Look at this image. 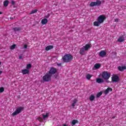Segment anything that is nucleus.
Returning a JSON list of instances; mask_svg holds the SVG:
<instances>
[{"instance_id":"1","label":"nucleus","mask_w":126,"mask_h":126,"mask_svg":"<svg viewBox=\"0 0 126 126\" xmlns=\"http://www.w3.org/2000/svg\"><path fill=\"white\" fill-rule=\"evenodd\" d=\"M106 16L104 15H101L97 17V21H94V26L99 27L100 25L102 24V23H104V21L106 20Z\"/></svg>"},{"instance_id":"2","label":"nucleus","mask_w":126,"mask_h":126,"mask_svg":"<svg viewBox=\"0 0 126 126\" xmlns=\"http://www.w3.org/2000/svg\"><path fill=\"white\" fill-rule=\"evenodd\" d=\"M73 59V57L70 54H67L65 55L63 58L62 60L64 63H69Z\"/></svg>"},{"instance_id":"3","label":"nucleus","mask_w":126,"mask_h":126,"mask_svg":"<svg viewBox=\"0 0 126 126\" xmlns=\"http://www.w3.org/2000/svg\"><path fill=\"white\" fill-rule=\"evenodd\" d=\"M101 76L105 80H108L111 77V73L108 71H103Z\"/></svg>"},{"instance_id":"4","label":"nucleus","mask_w":126,"mask_h":126,"mask_svg":"<svg viewBox=\"0 0 126 126\" xmlns=\"http://www.w3.org/2000/svg\"><path fill=\"white\" fill-rule=\"evenodd\" d=\"M52 76L49 75V73L47 72L46 74L43 76V80L45 82H48L49 81H51Z\"/></svg>"},{"instance_id":"5","label":"nucleus","mask_w":126,"mask_h":126,"mask_svg":"<svg viewBox=\"0 0 126 126\" xmlns=\"http://www.w3.org/2000/svg\"><path fill=\"white\" fill-rule=\"evenodd\" d=\"M24 109V107H19L17 108L16 110L12 114V116H14L18 115V114H20L21 113V111Z\"/></svg>"},{"instance_id":"6","label":"nucleus","mask_w":126,"mask_h":126,"mask_svg":"<svg viewBox=\"0 0 126 126\" xmlns=\"http://www.w3.org/2000/svg\"><path fill=\"white\" fill-rule=\"evenodd\" d=\"M101 3H102V2H101V0H96V2H91L90 6H91L92 7H93V6H96V5H97V6H99V5H101Z\"/></svg>"},{"instance_id":"7","label":"nucleus","mask_w":126,"mask_h":126,"mask_svg":"<svg viewBox=\"0 0 126 126\" xmlns=\"http://www.w3.org/2000/svg\"><path fill=\"white\" fill-rule=\"evenodd\" d=\"M58 70H57V68L52 67L50 68V69L49 71L47 72L48 73H49V75H50L51 76L52 75H53V74H55Z\"/></svg>"},{"instance_id":"8","label":"nucleus","mask_w":126,"mask_h":126,"mask_svg":"<svg viewBox=\"0 0 126 126\" xmlns=\"http://www.w3.org/2000/svg\"><path fill=\"white\" fill-rule=\"evenodd\" d=\"M113 82H118L120 80V77L118 75H114L111 78Z\"/></svg>"},{"instance_id":"9","label":"nucleus","mask_w":126,"mask_h":126,"mask_svg":"<svg viewBox=\"0 0 126 126\" xmlns=\"http://www.w3.org/2000/svg\"><path fill=\"white\" fill-rule=\"evenodd\" d=\"M106 55H107V53L106 52V51L104 50L101 51L99 53V57H101V58H104L106 57Z\"/></svg>"},{"instance_id":"10","label":"nucleus","mask_w":126,"mask_h":126,"mask_svg":"<svg viewBox=\"0 0 126 126\" xmlns=\"http://www.w3.org/2000/svg\"><path fill=\"white\" fill-rule=\"evenodd\" d=\"M112 91H113V89H112V88L108 87L107 90H105L104 91V93L105 95H107V94H109V92H112Z\"/></svg>"},{"instance_id":"11","label":"nucleus","mask_w":126,"mask_h":126,"mask_svg":"<svg viewBox=\"0 0 126 126\" xmlns=\"http://www.w3.org/2000/svg\"><path fill=\"white\" fill-rule=\"evenodd\" d=\"M12 29V30H13V31H14V32H17L21 31L22 30V28L19 27H16L13 28Z\"/></svg>"},{"instance_id":"12","label":"nucleus","mask_w":126,"mask_h":126,"mask_svg":"<svg viewBox=\"0 0 126 126\" xmlns=\"http://www.w3.org/2000/svg\"><path fill=\"white\" fill-rule=\"evenodd\" d=\"M83 48L85 51H88L90 48H91V44H87L85 46H83Z\"/></svg>"},{"instance_id":"13","label":"nucleus","mask_w":126,"mask_h":126,"mask_svg":"<svg viewBox=\"0 0 126 126\" xmlns=\"http://www.w3.org/2000/svg\"><path fill=\"white\" fill-rule=\"evenodd\" d=\"M96 83H99L101 84V83H104V80L101 78H98L96 79Z\"/></svg>"},{"instance_id":"14","label":"nucleus","mask_w":126,"mask_h":126,"mask_svg":"<svg viewBox=\"0 0 126 126\" xmlns=\"http://www.w3.org/2000/svg\"><path fill=\"white\" fill-rule=\"evenodd\" d=\"M30 71L29 70L27 69H22V73H23V75L25 74H29Z\"/></svg>"},{"instance_id":"15","label":"nucleus","mask_w":126,"mask_h":126,"mask_svg":"<svg viewBox=\"0 0 126 126\" xmlns=\"http://www.w3.org/2000/svg\"><path fill=\"white\" fill-rule=\"evenodd\" d=\"M118 68L120 71H124L125 70V69H126V66H119Z\"/></svg>"},{"instance_id":"16","label":"nucleus","mask_w":126,"mask_h":126,"mask_svg":"<svg viewBox=\"0 0 126 126\" xmlns=\"http://www.w3.org/2000/svg\"><path fill=\"white\" fill-rule=\"evenodd\" d=\"M76 124H78V120H73L72 121V122L71 123V125L72 126H75V125H76Z\"/></svg>"},{"instance_id":"17","label":"nucleus","mask_w":126,"mask_h":126,"mask_svg":"<svg viewBox=\"0 0 126 126\" xmlns=\"http://www.w3.org/2000/svg\"><path fill=\"white\" fill-rule=\"evenodd\" d=\"M84 52H85V50L83 47L81 48L79 53L80 55H81V56H84Z\"/></svg>"},{"instance_id":"18","label":"nucleus","mask_w":126,"mask_h":126,"mask_svg":"<svg viewBox=\"0 0 126 126\" xmlns=\"http://www.w3.org/2000/svg\"><path fill=\"white\" fill-rule=\"evenodd\" d=\"M125 37L123 36H120L118 39V42H120V43H122V42H124L125 41Z\"/></svg>"},{"instance_id":"19","label":"nucleus","mask_w":126,"mask_h":126,"mask_svg":"<svg viewBox=\"0 0 126 126\" xmlns=\"http://www.w3.org/2000/svg\"><path fill=\"white\" fill-rule=\"evenodd\" d=\"M52 49H54V46L49 45L45 47V51H50V50H52Z\"/></svg>"},{"instance_id":"20","label":"nucleus","mask_w":126,"mask_h":126,"mask_svg":"<svg viewBox=\"0 0 126 126\" xmlns=\"http://www.w3.org/2000/svg\"><path fill=\"white\" fill-rule=\"evenodd\" d=\"M46 23H48V19L44 18L41 20V24L42 25H45Z\"/></svg>"},{"instance_id":"21","label":"nucleus","mask_w":126,"mask_h":126,"mask_svg":"<svg viewBox=\"0 0 126 126\" xmlns=\"http://www.w3.org/2000/svg\"><path fill=\"white\" fill-rule=\"evenodd\" d=\"M101 67V64H100V63H96L94 66V68H100V67Z\"/></svg>"},{"instance_id":"22","label":"nucleus","mask_w":126,"mask_h":126,"mask_svg":"<svg viewBox=\"0 0 126 126\" xmlns=\"http://www.w3.org/2000/svg\"><path fill=\"white\" fill-rule=\"evenodd\" d=\"M90 101H94L95 100V96H94V94H92L90 97Z\"/></svg>"},{"instance_id":"23","label":"nucleus","mask_w":126,"mask_h":126,"mask_svg":"<svg viewBox=\"0 0 126 126\" xmlns=\"http://www.w3.org/2000/svg\"><path fill=\"white\" fill-rule=\"evenodd\" d=\"M9 2V1H8V0H7L4 1L3 2L4 6L6 7V6H7V5H8Z\"/></svg>"},{"instance_id":"24","label":"nucleus","mask_w":126,"mask_h":126,"mask_svg":"<svg viewBox=\"0 0 126 126\" xmlns=\"http://www.w3.org/2000/svg\"><path fill=\"white\" fill-rule=\"evenodd\" d=\"M87 79H88V80H90V79H91V77H92V76L91 75H90V74H88L86 76Z\"/></svg>"},{"instance_id":"25","label":"nucleus","mask_w":126,"mask_h":126,"mask_svg":"<svg viewBox=\"0 0 126 126\" xmlns=\"http://www.w3.org/2000/svg\"><path fill=\"white\" fill-rule=\"evenodd\" d=\"M102 94H103V93L101 91H100L99 93H97L96 94L97 98H99V97H100V96H102Z\"/></svg>"},{"instance_id":"26","label":"nucleus","mask_w":126,"mask_h":126,"mask_svg":"<svg viewBox=\"0 0 126 126\" xmlns=\"http://www.w3.org/2000/svg\"><path fill=\"white\" fill-rule=\"evenodd\" d=\"M37 11H38V10L37 9H34V10H32L31 12L30 13V14H34V13H36V12H37Z\"/></svg>"},{"instance_id":"27","label":"nucleus","mask_w":126,"mask_h":126,"mask_svg":"<svg viewBox=\"0 0 126 126\" xmlns=\"http://www.w3.org/2000/svg\"><path fill=\"white\" fill-rule=\"evenodd\" d=\"M15 47H16V44H13L10 46V49L11 50H14L15 49Z\"/></svg>"},{"instance_id":"28","label":"nucleus","mask_w":126,"mask_h":126,"mask_svg":"<svg viewBox=\"0 0 126 126\" xmlns=\"http://www.w3.org/2000/svg\"><path fill=\"white\" fill-rule=\"evenodd\" d=\"M31 67H32V65H31V63L27 65V69H30V68H31Z\"/></svg>"},{"instance_id":"29","label":"nucleus","mask_w":126,"mask_h":126,"mask_svg":"<svg viewBox=\"0 0 126 126\" xmlns=\"http://www.w3.org/2000/svg\"><path fill=\"white\" fill-rule=\"evenodd\" d=\"M43 119H46L49 117V113H46V115L42 114Z\"/></svg>"},{"instance_id":"30","label":"nucleus","mask_w":126,"mask_h":126,"mask_svg":"<svg viewBox=\"0 0 126 126\" xmlns=\"http://www.w3.org/2000/svg\"><path fill=\"white\" fill-rule=\"evenodd\" d=\"M37 120L39 121V122H40V123H43V118H42L41 117H38Z\"/></svg>"},{"instance_id":"31","label":"nucleus","mask_w":126,"mask_h":126,"mask_svg":"<svg viewBox=\"0 0 126 126\" xmlns=\"http://www.w3.org/2000/svg\"><path fill=\"white\" fill-rule=\"evenodd\" d=\"M4 91V88L3 87L0 88V93H2Z\"/></svg>"},{"instance_id":"32","label":"nucleus","mask_w":126,"mask_h":126,"mask_svg":"<svg viewBox=\"0 0 126 126\" xmlns=\"http://www.w3.org/2000/svg\"><path fill=\"white\" fill-rule=\"evenodd\" d=\"M50 16V14H48L46 15L45 16V18L47 19V18H49Z\"/></svg>"},{"instance_id":"33","label":"nucleus","mask_w":126,"mask_h":126,"mask_svg":"<svg viewBox=\"0 0 126 126\" xmlns=\"http://www.w3.org/2000/svg\"><path fill=\"white\" fill-rule=\"evenodd\" d=\"M77 103V99H76V98H75L73 100V103L74 104H76Z\"/></svg>"},{"instance_id":"34","label":"nucleus","mask_w":126,"mask_h":126,"mask_svg":"<svg viewBox=\"0 0 126 126\" xmlns=\"http://www.w3.org/2000/svg\"><path fill=\"white\" fill-rule=\"evenodd\" d=\"M11 4L12 5H15V1H13V0H12L11 1Z\"/></svg>"},{"instance_id":"35","label":"nucleus","mask_w":126,"mask_h":126,"mask_svg":"<svg viewBox=\"0 0 126 126\" xmlns=\"http://www.w3.org/2000/svg\"><path fill=\"white\" fill-rule=\"evenodd\" d=\"M28 47V46L27 45V44H25L24 46V48L25 49H27V47Z\"/></svg>"},{"instance_id":"36","label":"nucleus","mask_w":126,"mask_h":126,"mask_svg":"<svg viewBox=\"0 0 126 126\" xmlns=\"http://www.w3.org/2000/svg\"><path fill=\"white\" fill-rule=\"evenodd\" d=\"M72 107H73V108H74V107H75V103H72Z\"/></svg>"},{"instance_id":"37","label":"nucleus","mask_w":126,"mask_h":126,"mask_svg":"<svg viewBox=\"0 0 126 126\" xmlns=\"http://www.w3.org/2000/svg\"><path fill=\"white\" fill-rule=\"evenodd\" d=\"M57 65H58V66H62V63L57 64Z\"/></svg>"},{"instance_id":"38","label":"nucleus","mask_w":126,"mask_h":126,"mask_svg":"<svg viewBox=\"0 0 126 126\" xmlns=\"http://www.w3.org/2000/svg\"><path fill=\"white\" fill-rule=\"evenodd\" d=\"M115 22H118V21H119V20L118 19H115Z\"/></svg>"},{"instance_id":"39","label":"nucleus","mask_w":126,"mask_h":126,"mask_svg":"<svg viewBox=\"0 0 126 126\" xmlns=\"http://www.w3.org/2000/svg\"><path fill=\"white\" fill-rule=\"evenodd\" d=\"M19 59H20V60L22 59V56H20L19 57Z\"/></svg>"},{"instance_id":"40","label":"nucleus","mask_w":126,"mask_h":126,"mask_svg":"<svg viewBox=\"0 0 126 126\" xmlns=\"http://www.w3.org/2000/svg\"><path fill=\"white\" fill-rule=\"evenodd\" d=\"M1 73H2V71L0 70V74H1Z\"/></svg>"},{"instance_id":"41","label":"nucleus","mask_w":126,"mask_h":126,"mask_svg":"<svg viewBox=\"0 0 126 126\" xmlns=\"http://www.w3.org/2000/svg\"><path fill=\"white\" fill-rule=\"evenodd\" d=\"M63 126H67V125H66V124H63Z\"/></svg>"},{"instance_id":"42","label":"nucleus","mask_w":126,"mask_h":126,"mask_svg":"<svg viewBox=\"0 0 126 126\" xmlns=\"http://www.w3.org/2000/svg\"><path fill=\"white\" fill-rule=\"evenodd\" d=\"M115 118H116V117L114 116L112 118V119H115Z\"/></svg>"},{"instance_id":"43","label":"nucleus","mask_w":126,"mask_h":126,"mask_svg":"<svg viewBox=\"0 0 126 126\" xmlns=\"http://www.w3.org/2000/svg\"><path fill=\"white\" fill-rule=\"evenodd\" d=\"M0 14H2V12H0Z\"/></svg>"},{"instance_id":"44","label":"nucleus","mask_w":126,"mask_h":126,"mask_svg":"<svg viewBox=\"0 0 126 126\" xmlns=\"http://www.w3.org/2000/svg\"><path fill=\"white\" fill-rule=\"evenodd\" d=\"M10 19H14V18H10Z\"/></svg>"},{"instance_id":"45","label":"nucleus","mask_w":126,"mask_h":126,"mask_svg":"<svg viewBox=\"0 0 126 126\" xmlns=\"http://www.w3.org/2000/svg\"><path fill=\"white\" fill-rule=\"evenodd\" d=\"M0 64H1V62H0Z\"/></svg>"}]
</instances>
